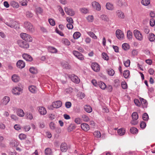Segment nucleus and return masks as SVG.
Listing matches in <instances>:
<instances>
[{"label": "nucleus", "instance_id": "28", "mask_svg": "<svg viewBox=\"0 0 155 155\" xmlns=\"http://www.w3.org/2000/svg\"><path fill=\"white\" fill-rule=\"evenodd\" d=\"M48 50L49 52L52 53H56L58 51L57 50L56 48L51 46L48 47Z\"/></svg>", "mask_w": 155, "mask_h": 155}, {"label": "nucleus", "instance_id": "41", "mask_svg": "<svg viewBox=\"0 0 155 155\" xmlns=\"http://www.w3.org/2000/svg\"><path fill=\"white\" fill-rule=\"evenodd\" d=\"M94 135L95 137L97 138H100L101 136V133L99 131H95L94 133Z\"/></svg>", "mask_w": 155, "mask_h": 155}, {"label": "nucleus", "instance_id": "20", "mask_svg": "<svg viewBox=\"0 0 155 155\" xmlns=\"http://www.w3.org/2000/svg\"><path fill=\"white\" fill-rule=\"evenodd\" d=\"M148 38L150 41H153L155 40V35L152 33L149 34Z\"/></svg>", "mask_w": 155, "mask_h": 155}, {"label": "nucleus", "instance_id": "37", "mask_svg": "<svg viewBox=\"0 0 155 155\" xmlns=\"http://www.w3.org/2000/svg\"><path fill=\"white\" fill-rule=\"evenodd\" d=\"M45 153L46 155H51L52 151L51 149L49 148H47L45 150Z\"/></svg>", "mask_w": 155, "mask_h": 155}, {"label": "nucleus", "instance_id": "45", "mask_svg": "<svg viewBox=\"0 0 155 155\" xmlns=\"http://www.w3.org/2000/svg\"><path fill=\"white\" fill-rule=\"evenodd\" d=\"M102 56L103 58L105 60H108L109 59V57L106 53L103 52L102 54Z\"/></svg>", "mask_w": 155, "mask_h": 155}, {"label": "nucleus", "instance_id": "8", "mask_svg": "<svg viewBox=\"0 0 155 155\" xmlns=\"http://www.w3.org/2000/svg\"><path fill=\"white\" fill-rule=\"evenodd\" d=\"M62 105V103L60 101H57L53 102L52 104V106L55 108H58Z\"/></svg>", "mask_w": 155, "mask_h": 155}, {"label": "nucleus", "instance_id": "55", "mask_svg": "<svg viewBox=\"0 0 155 155\" xmlns=\"http://www.w3.org/2000/svg\"><path fill=\"white\" fill-rule=\"evenodd\" d=\"M49 23L51 25L54 26L55 25V22L52 19H48Z\"/></svg>", "mask_w": 155, "mask_h": 155}, {"label": "nucleus", "instance_id": "16", "mask_svg": "<svg viewBox=\"0 0 155 155\" xmlns=\"http://www.w3.org/2000/svg\"><path fill=\"white\" fill-rule=\"evenodd\" d=\"M71 80L74 82L76 83H79L80 82V79L78 78L75 75H73L71 77Z\"/></svg>", "mask_w": 155, "mask_h": 155}, {"label": "nucleus", "instance_id": "15", "mask_svg": "<svg viewBox=\"0 0 155 155\" xmlns=\"http://www.w3.org/2000/svg\"><path fill=\"white\" fill-rule=\"evenodd\" d=\"M81 126V129L85 131H87L90 129L89 125L86 123L82 124Z\"/></svg>", "mask_w": 155, "mask_h": 155}, {"label": "nucleus", "instance_id": "18", "mask_svg": "<svg viewBox=\"0 0 155 155\" xmlns=\"http://www.w3.org/2000/svg\"><path fill=\"white\" fill-rule=\"evenodd\" d=\"M106 6V8L110 10H113L114 8L113 5L109 2L107 3Z\"/></svg>", "mask_w": 155, "mask_h": 155}, {"label": "nucleus", "instance_id": "58", "mask_svg": "<svg viewBox=\"0 0 155 155\" xmlns=\"http://www.w3.org/2000/svg\"><path fill=\"white\" fill-rule=\"evenodd\" d=\"M66 20L69 23H73V21L72 18L71 17H67Z\"/></svg>", "mask_w": 155, "mask_h": 155}, {"label": "nucleus", "instance_id": "63", "mask_svg": "<svg viewBox=\"0 0 155 155\" xmlns=\"http://www.w3.org/2000/svg\"><path fill=\"white\" fill-rule=\"evenodd\" d=\"M58 10L62 16H63L65 14L64 11L62 8L60 6H59Z\"/></svg>", "mask_w": 155, "mask_h": 155}, {"label": "nucleus", "instance_id": "61", "mask_svg": "<svg viewBox=\"0 0 155 155\" xmlns=\"http://www.w3.org/2000/svg\"><path fill=\"white\" fill-rule=\"evenodd\" d=\"M19 137L20 140H23L26 138V135L24 134H21L19 135Z\"/></svg>", "mask_w": 155, "mask_h": 155}, {"label": "nucleus", "instance_id": "33", "mask_svg": "<svg viewBox=\"0 0 155 155\" xmlns=\"http://www.w3.org/2000/svg\"><path fill=\"white\" fill-rule=\"evenodd\" d=\"M81 34L79 32H75L73 34V37L74 39H77L81 36Z\"/></svg>", "mask_w": 155, "mask_h": 155}, {"label": "nucleus", "instance_id": "29", "mask_svg": "<svg viewBox=\"0 0 155 155\" xmlns=\"http://www.w3.org/2000/svg\"><path fill=\"white\" fill-rule=\"evenodd\" d=\"M125 132V130L123 128L117 130L118 134L120 136H122L124 135Z\"/></svg>", "mask_w": 155, "mask_h": 155}, {"label": "nucleus", "instance_id": "49", "mask_svg": "<svg viewBox=\"0 0 155 155\" xmlns=\"http://www.w3.org/2000/svg\"><path fill=\"white\" fill-rule=\"evenodd\" d=\"M26 15L27 17L29 18H32L33 15L32 13L31 12L28 11L26 12Z\"/></svg>", "mask_w": 155, "mask_h": 155}, {"label": "nucleus", "instance_id": "23", "mask_svg": "<svg viewBox=\"0 0 155 155\" xmlns=\"http://www.w3.org/2000/svg\"><path fill=\"white\" fill-rule=\"evenodd\" d=\"M87 34L91 37L94 39H96L97 38V37L95 35L92 31H87Z\"/></svg>", "mask_w": 155, "mask_h": 155}, {"label": "nucleus", "instance_id": "39", "mask_svg": "<svg viewBox=\"0 0 155 155\" xmlns=\"http://www.w3.org/2000/svg\"><path fill=\"white\" fill-rule=\"evenodd\" d=\"M132 33L130 31L128 30L127 32V37L129 39H131L132 37Z\"/></svg>", "mask_w": 155, "mask_h": 155}, {"label": "nucleus", "instance_id": "4", "mask_svg": "<svg viewBox=\"0 0 155 155\" xmlns=\"http://www.w3.org/2000/svg\"><path fill=\"white\" fill-rule=\"evenodd\" d=\"M17 43L20 47L24 48H28L29 47V45L27 42L22 40H18Z\"/></svg>", "mask_w": 155, "mask_h": 155}, {"label": "nucleus", "instance_id": "2", "mask_svg": "<svg viewBox=\"0 0 155 155\" xmlns=\"http://www.w3.org/2000/svg\"><path fill=\"white\" fill-rule=\"evenodd\" d=\"M134 34L135 38L139 41H142L143 39V36L139 30L136 29L134 31Z\"/></svg>", "mask_w": 155, "mask_h": 155}, {"label": "nucleus", "instance_id": "53", "mask_svg": "<svg viewBox=\"0 0 155 155\" xmlns=\"http://www.w3.org/2000/svg\"><path fill=\"white\" fill-rule=\"evenodd\" d=\"M124 64L126 67H128L130 66V61L129 60H127L124 62Z\"/></svg>", "mask_w": 155, "mask_h": 155}, {"label": "nucleus", "instance_id": "44", "mask_svg": "<svg viewBox=\"0 0 155 155\" xmlns=\"http://www.w3.org/2000/svg\"><path fill=\"white\" fill-rule=\"evenodd\" d=\"M122 47L124 50H126L129 49V46L128 44L125 43L122 45Z\"/></svg>", "mask_w": 155, "mask_h": 155}, {"label": "nucleus", "instance_id": "64", "mask_svg": "<svg viewBox=\"0 0 155 155\" xmlns=\"http://www.w3.org/2000/svg\"><path fill=\"white\" fill-rule=\"evenodd\" d=\"M65 106L68 108H70L71 106V103L70 102H67L65 103Z\"/></svg>", "mask_w": 155, "mask_h": 155}, {"label": "nucleus", "instance_id": "21", "mask_svg": "<svg viewBox=\"0 0 155 155\" xmlns=\"http://www.w3.org/2000/svg\"><path fill=\"white\" fill-rule=\"evenodd\" d=\"M17 115L21 117H23L25 115V113L23 110L21 109H18L17 111Z\"/></svg>", "mask_w": 155, "mask_h": 155}, {"label": "nucleus", "instance_id": "9", "mask_svg": "<svg viewBox=\"0 0 155 155\" xmlns=\"http://www.w3.org/2000/svg\"><path fill=\"white\" fill-rule=\"evenodd\" d=\"M92 7L95 8L97 11H100L101 9V6L100 4L96 1H94L92 3Z\"/></svg>", "mask_w": 155, "mask_h": 155}, {"label": "nucleus", "instance_id": "42", "mask_svg": "<svg viewBox=\"0 0 155 155\" xmlns=\"http://www.w3.org/2000/svg\"><path fill=\"white\" fill-rule=\"evenodd\" d=\"M63 43L66 45H69L70 44V42L66 38H63L62 40Z\"/></svg>", "mask_w": 155, "mask_h": 155}, {"label": "nucleus", "instance_id": "11", "mask_svg": "<svg viewBox=\"0 0 155 155\" xmlns=\"http://www.w3.org/2000/svg\"><path fill=\"white\" fill-rule=\"evenodd\" d=\"M116 15L120 18L124 19L125 15L124 13L120 10H117L116 12Z\"/></svg>", "mask_w": 155, "mask_h": 155}, {"label": "nucleus", "instance_id": "60", "mask_svg": "<svg viewBox=\"0 0 155 155\" xmlns=\"http://www.w3.org/2000/svg\"><path fill=\"white\" fill-rule=\"evenodd\" d=\"M78 58L81 60H83L84 59V57L82 54L80 53V54L78 55L76 57Z\"/></svg>", "mask_w": 155, "mask_h": 155}, {"label": "nucleus", "instance_id": "34", "mask_svg": "<svg viewBox=\"0 0 155 155\" xmlns=\"http://www.w3.org/2000/svg\"><path fill=\"white\" fill-rule=\"evenodd\" d=\"M80 10L81 12L82 13L86 14L88 13L89 12L88 9L85 8H81L80 9Z\"/></svg>", "mask_w": 155, "mask_h": 155}, {"label": "nucleus", "instance_id": "36", "mask_svg": "<svg viewBox=\"0 0 155 155\" xmlns=\"http://www.w3.org/2000/svg\"><path fill=\"white\" fill-rule=\"evenodd\" d=\"M124 77L125 78H128L130 75V72L128 70H126L124 71L123 74Z\"/></svg>", "mask_w": 155, "mask_h": 155}, {"label": "nucleus", "instance_id": "46", "mask_svg": "<svg viewBox=\"0 0 155 155\" xmlns=\"http://www.w3.org/2000/svg\"><path fill=\"white\" fill-rule=\"evenodd\" d=\"M26 116L28 119L30 120H31L33 118V115L30 112H27L26 114Z\"/></svg>", "mask_w": 155, "mask_h": 155}, {"label": "nucleus", "instance_id": "43", "mask_svg": "<svg viewBox=\"0 0 155 155\" xmlns=\"http://www.w3.org/2000/svg\"><path fill=\"white\" fill-rule=\"evenodd\" d=\"M130 132L133 134H136L138 132V130L135 127H132L131 128Z\"/></svg>", "mask_w": 155, "mask_h": 155}, {"label": "nucleus", "instance_id": "52", "mask_svg": "<svg viewBox=\"0 0 155 155\" xmlns=\"http://www.w3.org/2000/svg\"><path fill=\"white\" fill-rule=\"evenodd\" d=\"M29 0H23L20 3L22 6H26Z\"/></svg>", "mask_w": 155, "mask_h": 155}, {"label": "nucleus", "instance_id": "54", "mask_svg": "<svg viewBox=\"0 0 155 155\" xmlns=\"http://www.w3.org/2000/svg\"><path fill=\"white\" fill-rule=\"evenodd\" d=\"M50 128L52 130H54L55 128L54 123L53 122H51L49 124Z\"/></svg>", "mask_w": 155, "mask_h": 155}, {"label": "nucleus", "instance_id": "50", "mask_svg": "<svg viewBox=\"0 0 155 155\" xmlns=\"http://www.w3.org/2000/svg\"><path fill=\"white\" fill-rule=\"evenodd\" d=\"M101 18L105 21H108V18L107 15H103L101 16Z\"/></svg>", "mask_w": 155, "mask_h": 155}, {"label": "nucleus", "instance_id": "56", "mask_svg": "<svg viewBox=\"0 0 155 155\" xmlns=\"http://www.w3.org/2000/svg\"><path fill=\"white\" fill-rule=\"evenodd\" d=\"M146 123L144 121H142L140 123V127L141 128H144L146 127Z\"/></svg>", "mask_w": 155, "mask_h": 155}, {"label": "nucleus", "instance_id": "3", "mask_svg": "<svg viewBox=\"0 0 155 155\" xmlns=\"http://www.w3.org/2000/svg\"><path fill=\"white\" fill-rule=\"evenodd\" d=\"M21 38L25 41L31 42L32 41V38L29 35L25 33H21L20 34Z\"/></svg>", "mask_w": 155, "mask_h": 155}, {"label": "nucleus", "instance_id": "5", "mask_svg": "<svg viewBox=\"0 0 155 155\" xmlns=\"http://www.w3.org/2000/svg\"><path fill=\"white\" fill-rule=\"evenodd\" d=\"M117 38L120 40H122L123 39L124 35L123 32L120 30H117L115 32Z\"/></svg>", "mask_w": 155, "mask_h": 155}, {"label": "nucleus", "instance_id": "14", "mask_svg": "<svg viewBox=\"0 0 155 155\" xmlns=\"http://www.w3.org/2000/svg\"><path fill=\"white\" fill-rule=\"evenodd\" d=\"M22 57L24 59L27 61H31L33 60V58L31 57L27 54H22Z\"/></svg>", "mask_w": 155, "mask_h": 155}, {"label": "nucleus", "instance_id": "38", "mask_svg": "<svg viewBox=\"0 0 155 155\" xmlns=\"http://www.w3.org/2000/svg\"><path fill=\"white\" fill-rule=\"evenodd\" d=\"M141 2L143 5L147 6L150 4V0H142Z\"/></svg>", "mask_w": 155, "mask_h": 155}, {"label": "nucleus", "instance_id": "40", "mask_svg": "<svg viewBox=\"0 0 155 155\" xmlns=\"http://www.w3.org/2000/svg\"><path fill=\"white\" fill-rule=\"evenodd\" d=\"M29 71L32 74H36L38 72L37 69L33 67H31L30 68Z\"/></svg>", "mask_w": 155, "mask_h": 155}, {"label": "nucleus", "instance_id": "1", "mask_svg": "<svg viewBox=\"0 0 155 155\" xmlns=\"http://www.w3.org/2000/svg\"><path fill=\"white\" fill-rule=\"evenodd\" d=\"M24 27L27 31L30 32H33L34 31V28L30 22L26 21L24 23Z\"/></svg>", "mask_w": 155, "mask_h": 155}, {"label": "nucleus", "instance_id": "31", "mask_svg": "<svg viewBox=\"0 0 155 155\" xmlns=\"http://www.w3.org/2000/svg\"><path fill=\"white\" fill-rule=\"evenodd\" d=\"M107 71L108 74L110 76H113L114 74V71L111 68L108 69Z\"/></svg>", "mask_w": 155, "mask_h": 155}, {"label": "nucleus", "instance_id": "26", "mask_svg": "<svg viewBox=\"0 0 155 155\" xmlns=\"http://www.w3.org/2000/svg\"><path fill=\"white\" fill-rule=\"evenodd\" d=\"M29 91L31 93H35L36 92V88L34 86H29L28 87Z\"/></svg>", "mask_w": 155, "mask_h": 155}, {"label": "nucleus", "instance_id": "62", "mask_svg": "<svg viewBox=\"0 0 155 155\" xmlns=\"http://www.w3.org/2000/svg\"><path fill=\"white\" fill-rule=\"evenodd\" d=\"M150 25L151 26H153L155 24V20L153 18H151L150 19Z\"/></svg>", "mask_w": 155, "mask_h": 155}, {"label": "nucleus", "instance_id": "17", "mask_svg": "<svg viewBox=\"0 0 155 155\" xmlns=\"http://www.w3.org/2000/svg\"><path fill=\"white\" fill-rule=\"evenodd\" d=\"M61 150L62 152H65L68 149L67 145L66 143H62L60 146Z\"/></svg>", "mask_w": 155, "mask_h": 155}, {"label": "nucleus", "instance_id": "12", "mask_svg": "<svg viewBox=\"0 0 155 155\" xmlns=\"http://www.w3.org/2000/svg\"><path fill=\"white\" fill-rule=\"evenodd\" d=\"M17 67L20 68H23L25 67V63L22 60H19L17 63Z\"/></svg>", "mask_w": 155, "mask_h": 155}, {"label": "nucleus", "instance_id": "22", "mask_svg": "<svg viewBox=\"0 0 155 155\" xmlns=\"http://www.w3.org/2000/svg\"><path fill=\"white\" fill-rule=\"evenodd\" d=\"M98 86L103 90L105 89L106 87L105 84L101 81L98 82Z\"/></svg>", "mask_w": 155, "mask_h": 155}, {"label": "nucleus", "instance_id": "10", "mask_svg": "<svg viewBox=\"0 0 155 155\" xmlns=\"http://www.w3.org/2000/svg\"><path fill=\"white\" fill-rule=\"evenodd\" d=\"M21 90L22 89L21 88L16 87L13 88L12 92L13 94H15L19 95L20 94V92Z\"/></svg>", "mask_w": 155, "mask_h": 155}, {"label": "nucleus", "instance_id": "24", "mask_svg": "<svg viewBox=\"0 0 155 155\" xmlns=\"http://www.w3.org/2000/svg\"><path fill=\"white\" fill-rule=\"evenodd\" d=\"M10 5L13 7L16 8H18L19 7V5L18 3L14 1H11Z\"/></svg>", "mask_w": 155, "mask_h": 155}, {"label": "nucleus", "instance_id": "51", "mask_svg": "<svg viewBox=\"0 0 155 155\" xmlns=\"http://www.w3.org/2000/svg\"><path fill=\"white\" fill-rule=\"evenodd\" d=\"M82 117L83 120L85 122H87L89 120L88 117L85 115H82Z\"/></svg>", "mask_w": 155, "mask_h": 155}, {"label": "nucleus", "instance_id": "59", "mask_svg": "<svg viewBox=\"0 0 155 155\" xmlns=\"http://www.w3.org/2000/svg\"><path fill=\"white\" fill-rule=\"evenodd\" d=\"M78 58L81 60H83L84 59V57L82 54L80 53V54L78 55L76 57Z\"/></svg>", "mask_w": 155, "mask_h": 155}, {"label": "nucleus", "instance_id": "13", "mask_svg": "<svg viewBox=\"0 0 155 155\" xmlns=\"http://www.w3.org/2000/svg\"><path fill=\"white\" fill-rule=\"evenodd\" d=\"M38 110L40 114L42 115H45L47 113V111L45 108L43 107H38Z\"/></svg>", "mask_w": 155, "mask_h": 155}, {"label": "nucleus", "instance_id": "6", "mask_svg": "<svg viewBox=\"0 0 155 155\" xmlns=\"http://www.w3.org/2000/svg\"><path fill=\"white\" fill-rule=\"evenodd\" d=\"M64 11L68 15L70 16H73L75 14V12L73 10L67 7L64 8Z\"/></svg>", "mask_w": 155, "mask_h": 155}, {"label": "nucleus", "instance_id": "48", "mask_svg": "<svg viewBox=\"0 0 155 155\" xmlns=\"http://www.w3.org/2000/svg\"><path fill=\"white\" fill-rule=\"evenodd\" d=\"M87 19L89 22H92L94 20V17L92 15H89L86 18Z\"/></svg>", "mask_w": 155, "mask_h": 155}, {"label": "nucleus", "instance_id": "57", "mask_svg": "<svg viewBox=\"0 0 155 155\" xmlns=\"http://www.w3.org/2000/svg\"><path fill=\"white\" fill-rule=\"evenodd\" d=\"M134 103L137 106L139 107L141 105V103L139 100L137 99H135L134 100Z\"/></svg>", "mask_w": 155, "mask_h": 155}, {"label": "nucleus", "instance_id": "27", "mask_svg": "<svg viewBox=\"0 0 155 155\" xmlns=\"http://www.w3.org/2000/svg\"><path fill=\"white\" fill-rule=\"evenodd\" d=\"M84 109L85 111L88 113L91 112L92 110V108L90 106L88 105L85 106Z\"/></svg>", "mask_w": 155, "mask_h": 155}, {"label": "nucleus", "instance_id": "30", "mask_svg": "<svg viewBox=\"0 0 155 155\" xmlns=\"http://www.w3.org/2000/svg\"><path fill=\"white\" fill-rule=\"evenodd\" d=\"M140 101L143 107H146L147 104V101L143 99V98H141L140 99Z\"/></svg>", "mask_w": 155, "mask_h": 155}, {"label": "nucleus", "instance_id": "47", "mask_svg": "<svg viewBox=\"0 0 155 155\" xmlns=\"http://www.w3.org/2000/svg\"><path fill=\"white\" fill-rule=\"evenodd\" d=\"M142 118L143 120L147 121L149 119V117L148 114L146 113L143 114L142 116Z\"/></svg>", "mask_w": 155, "mask_h": 155}, {"label": "nucleus", "instance_id": "19", "mask_svg": "<svg viewBox=\"0 0 155 155\" xmlns=\"http://www.w3.org/2000/svg\"><path fill=\"white\" fill-rule=\"evenodd\" d=\"M12 81L14 82H17L20 80L19 77L16 74H14L12 77Z\"/></svg>", "mask_w": 155, "mask_h": 155}, {"label": "nucleus", "instance_id": "32", "mask_svg": "<svg viewBox=\"0 0 155 155\" xmlns=\"http://www.w3.org/2000/svg\"><path fill=\"white\" fill-rule=\"evenodd\" d=\"M132 120H137L138 118V114L136 112H133L131 115Z\"/></svg>", "mask_w": 155, "mask_h": 155}, {"label": "nucleus", "instance_id": "35", "mask_svg": "<svg viewBox=\"0 0 155 155\" xmlns=\"http://www.w3.org/2000/svg\"><path fill=\"white\" fill-rule=\"evenodd\" d=\"M36 13L37 15L41 14L43 12V10L40 7H38L36 8Z\"/></svg>", "mask_w": 155, "mask_h": 155}, {"label": "nucleus", "instance_id": "25", "mask_svg": "<svg viewBox=\"0 0 155 155\" xmlns=\"http://www.w3.org/2000/svg\"><path fill=\"white\" fill-rule=\"evenodd\" d=\"M10 101V98L8 96L5 97L3 98L2 104L4 105H6Z\"/></svg>", "mask_w": 155, "mask_h": 155}, {"label": "nucleus", "instance_id": "7", "mask_svg": "<svg viewBox=\"0 0 155 155\" xmlns=\"http://www.w3.org/2000/svg\"><path fill=\"white\" fill-rule=\"evenodd\" d=\"M91 68L95 72H98L100 70L99 65L96 63H93L91 64Z\"/></svg>", "mask_w": 155, "mask_h": 155}]
</instances>
